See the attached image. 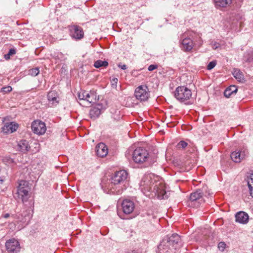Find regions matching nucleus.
I'll use <instances>...</instances> for the list:
<instances>
[{
  "mask_svg": "<svg viewBox=\"0 0 253 253\" xmlns=\"http://www.w3.org/2000/svg\"><path fill=\"white\" fill-rule=\"evenodd\" d=\"M140 190L146 196L151 198L157 196L158 198L164 199L168 196L165 184L159 180V177L152 173L145 174L139 183Z\"/></svg>",
  "mask_w": 253,
  "mask_h": 253,
  "instance_id": "f257e3e1",
  "label": "nucleus"
},
{
  "mask_svg": "<svg viewBox=\"0 0 253 253\" xmlns=\"http://www.w3.org/2000/svg\"><path fill=\"white\" fill-rule=\"evenodd\" d=\"M127 176L128 173L125 170L116 171L111 177L110 182L103 186L104 191L110 194H122L126 188Z\"/></svg>",
  "mask_w": 253,
  "mask_h": 253,
  "instance_id": "f03ea898",
  "label": "nucleus"
},
{
  "mask_svg": "<svg viewBox=\"0 0 253 253\" xmlns=\"http://www.w3.org/2000/svg\"><path fill=\"white\" fill-rule=\"evenodd\" d=\"M181 240L177 234L165 237L158 247L157 253H175V250L180 247Z\"/></svg>",
  "mask_w": 253,
  "mask_h": 253,
  "instance_id": "7ed1b4c3",
  "label": "nucleus"
},
{
  "mask_svg": "<svg viewBox=\"0 0 253 253\" xmlns=\"http://www.w3.org/2000/svg\"><path fill=\"white\" fill-rule=\"evenodd\" d=\"M78 98L80 100V104L84 107L90 106L99 99V97L97 96L94 91L88 92L85 90H81L78 93Z\"/></svg>",
  "mask_w": 253,
  "mask_h": 253,
  "instance_id": "20e7f679",
  "label": "nucleus"
},
{
  "mask_svg": "<svg viewBox=\"0 0 253 253\" xmlns=\"http://www.w3.org/2000/svg\"><path fill=\"white\" fill-rule=\"evenodd\" d=\"M30 197L29 194V188L28 182L25 180H21L19 183L17 192L15 195V198L17 200H21L24 203L28 201Z\"/></svg>",
  "mask_w": 253,
  "mask_h": 253,
  "instance_id": "39448f33",
  "label": "nucleus"
},
{
  "mask_svg": "<svg viewBox=\"0 0 253 253\" xmlns=\"http://www.w3.org/2000/svg\"><path fill=\"white\" fill-rule=\"evenodd\" d=\"M150 158L148 151L144 148L138 147L136 148L132 154L133 161L138 164H142L148 162Z\"/></svg>",
  "mask_w": 253,
  "mask_h": 253,
  "instance_id": "423d86ee",
  "label": "nucleus"
},
{
  "mask_svg": "<svg viewBox=\"0 0 253 253\" xmlns=\"http://www.w3.org/2000/svg\"><path fill=\"white\" fill-rule=\"evenodd\" d=\"M175 98L181 102L189 100L192 96V92L190 89L184 86H179L176 87L174 92Z\"/></svg>",
  "mask_w": 253,
  "mask_h": 253,
  "instance_id": "0eeeda50",
  "label": "nucleus"
},
{
  "mask_svg": "<svg viewBox=\"0 0 253 253\" xmlns=\"http://www.w3.org/2000/svg\"><path fill=\"white\" fill-rule=\"evenodd\" d=\"M136 98L141 101H147L150 97V91L146 85H141L137 87L134 91Z\"/></svg>",
  "mask_w": 253,
  "mask_h": 253,
  "instance_id": "6e6552de",
  "label": "nucleus"
},
{
  "mask_svg": "<svg viewBox=\"0 0 253 253\" xmlns=\"http://www.w3.org/2000/svg\"><path fill=\"white\" fill-rule=\"evenodd\" d=\"M248 151L247 149L243 148L237 149L231 154V159L235 163H240L248 156Z\"/></svg>",
  "mask_w": 253,
  "mask_h": 253,
  "instance_id": "1a4fd4ad",
  "label": "nucleus"
},
{
  "mask_svg": "<svg viewBox=\"0 0 253 253\" xmlns=\"http://www.w3.org/2000/svg\"><path fill=\"white\" fill-rule=\"evenodd\" d=\"M12 216L16 219L15 221L17 223H21L20 229L22 228L28 223L31 217L28 211H24L23 212L18 213L16 215H12Z\"/></svg>",
  "mask_w": 253,
  "mask_h": 253,
  "instance_id": "9d476101",
  "label": "nucleus"
},
{
  "mask_svg": "<svg viewBox=\"0 0 253 253\" xmlns=\"http://www.w3.org/2000/svg\"><path fill=\"white\" fill-rule=\"evenodd\" d=\"M188 36V33H185L182 36V39L180 42V47L185 52L190 51L194 46L193 40L187 37Z\"/></svg>",
  "mask_w": 253,
  "mask_h": 253,
  "instance_id": "9b49d317",
  "label": "nucleus"
},
{
  "mask_svg": "<svg viewBox=\"0 0 253 253\" xmlns=\"http://www.w3.org/2000/svg\"><path fill=\"white\" fill-rule=\"evenodd\" d=\"M33 132L38 135L43 134L46 130V127L44 122L40 120L34 121L31 126Z\"/></svg>",
  "mask_w": 253,
  "mask_h": 253,
  "instance_id": "f8f14e48",
  "label": "nucleus"
},
{
  "mask_svg": "<svg viewBox=\"0 0 253 253\" xmlns=\"http://www.w3.org/2000/svg\"><path fill=\"white\" fill-rule=\"evenodd\" d=\"M5 247L8 252L17 253L20 250L21 247L19 242L15 239H11L5 243Z\"/></svg>",
  "mask_w": 253,
  "mask_h": 253,
  "instance_id": "ddd939ff",
  "label": "nucleus"
},
{
  "mask_svg": "<svg viewBox=\"0 0 253 253\" xmlns=\"http://www.w3.org/2000/svg\"><path fill=\"white\" fill-rule=\"evenodd\" d=\"M69 30L70 36L74 39L80 40L84 37V32L82 27L78 25L69 26Z\"/></svg>",
  "mask_w": 253,
  "mask_h": 253,
  "instance_id": "4468645a",
  "label": "nucleus"
},
{
  "mask_svg": "<svg viewBox=\"0 0 253 253\" xmlns=\"http://www.w3.org/2000/svg\"><path fill=\"white\" fill-rule=\"evenodd\" d=\"M18 125L14 122L6 123L1 127V131L4 133H11L18 128Z\"/></svg>",
  "mask_w": 253,
  "mask_h": 253,
  "instance_id": "2eb2a0df",
  "label": "nucleus"
},
{
  "mask_svg": "<svg viewBox=\"0 0 253 253\" xmlns=\"http://www.w3.org/2000/svg\"><path fill=\"white\" fill-rule=\"evenodd\" d=\"M122 207L125 213L130 214L133 211L135 207L132 201L126 199L123 201Z\"/></svg>",
  "mask_w": 253,
  "mask_h": 253,
  "instance_id": "dca6fc26",
  "label": "nucleus"
},
{
  "mask_svg": "<svg viewBox=\"0 0 253 253\" xmlns=\"http://www.w3.org/2000/svg\"><path fill=\"white\" fill-rule=\"evenodd\" d=\"M95 151L97 156L103 158L107 155L108 149V147L104 143H100L96 145Z\"/></svg>",
  "mask_w": 253,
  "mask_h": 253,
  "instance_id": "f3484780",
  "label": "nucleus"
},
{
  "mask_svg": "<svg viewBox=\"0 0 253 253\" xmlns=\"http://www.w3.org/2000/svg\"><path fill=\"white\" fill-rule=\"evenodd\" d=\"M104 109V107L101 104H98L90 109L89 116L91 119H95L97 118L101 113L102 110Z\"/></svg>",
  "mask_w": 253,
  "mask_h": 253,
  "instance_id": "a211bd4d",
  "label": "nucleus"
},
{
  "mask_svg": "<svg viewBox=\"0 0 253 253\" xmlns=\"http://www.w3.org/2000/svg\"><path fill=\"white\" fill-rule=\"evenodd\" d=\"M236 221L241 224H247L249 221V215L244 211H239L235 214Z\"/></svg>",
  "mask_w": 253,
  "mask_h": 253,
  "instance_id": "6ab92c4d",
  "label": "nucleus"
},
{
  "mask_svg": "<svg viewBox=\"0 0 253 253\" xmlns=\"http://www.w3.org/2000/svg\"><path fill=\"white\" fill-rule=\"evenodd\" d=\"M203 193L201 189L196 190L190 194L189 199L191 202L198 201V203H201L204 202L202 198Z\"/></svg>",
  "mask_w": 253,
  "mask_h": 253,
  "instance_id": "aec40b11",
  "label": "nucleus"
},
{
  "mask_svg": "<svg viewBox=\"0 0 253 253\" xmlns=\"http://www.w3.org/2000/svg\"><path fill=\"white\" fill-rule=\"evenodd\" d=\"M30 148L29 143L26 140H21L18 143L17 149L22 152L26 153L29 150Z\"/></svg>",
  "mask_w": 253,
  "mask_h": 253,
  "instance_id": "412c9836",
  "label": "nucleus"
},
{
  "mask_svg": "<svg viewBox=\"0 0 253 253\" xmlns=\"http://www.w3.org/2000/svg\"><path fill=\"white\" fill-rule=\"evenodd\" d=\"M57 94L54 91H51L48 92L47 94V98L49 103L52 105H56L58 103L57 100Z\"/></svg>",
  "mask_w": 253,
  "mask_h": 253,
  "instance_id": "4be33fe9",
  "label": "nucleus"
},
{
  "mask_svg": "<svg viewBox=\"0 0 253 253\" xmlns=\"http://www.w3.org/2000/svg\"><path fill=\"white\" fill-rule=\"evenodd\" d=\"M216 7H224L231 4L232 0H213Z\"/></svg>",
  "mask_w": 253,
  "mask_h": 253,
  "instance_id": "5701e85b",
  "label": "nucleus"
},
{
  "mask_svg": "<svg viewBox=\"0 0 253 253\" xmlns=\"http://www.w3.org/2000/svg\"><path fill=\"white\" fill-rule=\"evenodd\" d=\"M237 87L235 85H231L228 87L224 91V95L226 97H229L232 94L237 91Z\"/></svg>",
  "mask_w": 253,
  "mask_h": 253,
  "instance_id": "b1692460",
  "label": "nucleus"
},
{
  "mask_svg": "<svg viewBox=\"0 0 253 253\" xmlns=\"http://www.w3.org/2000/svg\"><path fill=\"white\" fill-rule=\"evenodd\" d=\"M233 75L239 82H242L244 80L243 73L238 69H234Z\"/></svg>",
  "mask_w": 253,
  "mask_h": 253,
  "instance_id": "393cba45",
  "label": "nucleus"
},
{
  "mask_svg": "<svg viewBox=\"0 0 253 253\" xmlns=\"http://www.w3.org/2000/svg\"><path fill=\"white\" fill-rule=\"evenodd\" d=\"M108 65V63L106 61H102L101 60H98L95 61L94 63V66L96 68H99L101 67L106 68Z\"/></svg>",
  "mask_w": 253,
  "mask_h": 253,
  "instance_id": "a878e982",
  "label": "nucleus"
},
{
  "mask_svg": "<svg viewBox=\"0 0 253 253\" xmlns=\"http://www.w3.org/2000/svg\"><path fill=\"white\" fill-rule=\"evenodd\" d=\"M248 185L250 192L251 196L253 198V175L248 181Z\"/></svg>",
  "mask_w": 253,
  "mask_h": 253,
  "instance_id": "bb28decb",
  "label": "nucleus"
},
{
  "mask_svg": "<svg viewBox=\"0 0 253 253\" xmlns=\"http://www.w3.org/2000/svg\"><path fill=\"white\" fill-rule=\"evenodd\" d=\"M40 73V71L38 68H33L29 71V74L32 76H36Z\"/></svg>",
  "mask_w": 253,
  "mask_h": 253,
  "instance_id": "cd10ccee",
  "label": "nucleus"
},
{
  "mask_svg": "<svg viewBox=\"0 0 253 253\" xmlns=\"http://www.w3.org/2000/svg\"><path fill=\"white\" fill-rule=\"evenodd\" d=\"M216 64V61H212L210 62L207 66V69L209 70H211L215 66Z\"/></svg>",
  "mask_w": 253,
  "mask_h": 253,
  "instance_id": "c85d7f7f",
  "label": "nucleus"
},
{
  "mask_svg": "<svg viewBox=\"0 0 253 253\" xmlns=\"http://www.w3.org/2000/svg\"><path fill=\"white\" fill-rule=\"evenodd\" d=\"M187 146V143L184 141H180L177 145L178 148H185Z\"/></svg>",
  "mask_w": 253,
  "mask_h": 253,
  "instance_id": "c756f323",
  "label": "nucleus"
},
{
  "mask_svg": "<svg viewBox=\"0 0 253 253\" xmlns=\"http://www.w3.org/2000/svg\"><path fill=\"white\" fill-rule=\"evenodd\" d=\"M12 90V87L10 86H7L1 88V92L7 93L10 92Z\"/></svg>",
  "mask_w": 253,
  "mask_h": 253,
  "instance_id": "7c9ffc66",
  "label": "nucleus"
},
{
  "mask_svg": "<svg viewBox=\"0 0 253 253\" xmlns=\"http://www.w3.org/2000/svg\"><path fill=\"white\" fill-rule=\"evenodd\" d=\"M118 81V80L116 78H114L111 80V83L112 86L113 87L115 88L117 87Z\"/></svg>",
  "mask_w": 253,
  "mask_h": 253,
  "instance_id": "2f4dec72",
  "label": "nucleus"
},
{
  "mask_svg": "<svg viewBox=\"0 0 253 253\" xmlns=\"http://www.w3.org/2000/svg\"><path fill=\"white\" fill-rule=\"evenodd\" d=\"M226 247V244L224 242H220L218 245V248L220 251H223Z\"/></svg>",
  "mask_w": 253,
  "mask_h": 253,
  "instance_id": "473e14b6",
  "label": "nucleus"
},
{
  "mask_svg": "<svg viewBox=\"0 0 253 253\" xmlns=\"http://www.w3.org/2000/svg\"><path fill=\"white\" fill-rule=\"evenodd\" d=\"M63 55V54L61 52H58L57 53H55L54 55L51 54V56H53V57L55 58V59L60 58L61 56Z\"/></svg>",
  "mask_w": 253,
  "mask_h": 253,
  "instance_id": "72a5a7b5",
  "label": "nucleus"
},
{
  "mask_svg": "<svg viewBox=\"0 0 253 253\" xmlns=\"http://www.w3.org/2000/svg\"><path fill=\"white\" fill-rule=\"evenodd\" d=\"M158 68V66L157 65H150L149 67H148V70L150 71H152L153 70H154L155 69H156L157 68Z\"/></svg>",
  "mask_w": 253,
  "mask_h": 253,
  "instance_id": "f704fd0d",
  "label": "nucleus"
},
{
  "mask_svg": "<svg viewBox=\"0 0 253 253\" xmlns=\"http://www.w3.org/2000/svg\"><path fill=\"white\" fill-rule=\"evenodd\" d=\"M16 53V50L13 48H11L9 49L8 54L10 55H14Z\"/></svg>",
  "mask_w": 253,
  "mask_h": 253,
  "instance_id": "c9c22d12",
  "label": "nucleus"
},
{
  "mask_svg": "<svg viewBox=\"0 0 253 253\" xmlns=\"http://www.w3.org/2000/svg\"><path fill=\"white\" fill-rule=\"evenodd\" d=\"M118 67L123 70H126V65L121 63L118 64Z\"/></svg>",
  "mask_w": 253,
  "mask_h": 253,
  "instance_id": "e433bc0d",
  "label": "nucleus"
},
{
  "mask_svg": "<svg viewBox=\"0 0 253 253\" xmlns=\"http://www.w3.org/2000/svg\"><path fill=\"white\" fill-rule=\"evenodd\" d=\"M10 216V214L8 213H4V214H3L2 215H1V217L4 218H7L8 217H9Z\"/></svg>",
  "mask_w": 253,
  "mask_h": 253,
  "instance_id": "4c0bfd02",
  "label": "nucleus"
},
{
  "mask_svg": "<svg viewBox=\"0 0 253 253\" xmlns=\"http://www.w3.org/2000/svg\"><path fill=\"white\" fill-rule=\"evenodd\" d=\"M10 56L7 53L4 55V58L6 60H8L10 59Z\"/></svg>",
  "mask_w": 253,
  "mask_h": 253,
  "instance_id": "58836bf2",
  "label": "nucleus"
},
{
  "mask_svg": "<svg viewBox=\"0 0 253 253\" xmlns=\"http://www.w3.org/2000/svg\"><path fill=\"white\" fill-rule=\"evenodd\" d=\"M218 46L217 45H216V44H215L213 45L212 47L213 49H216L218 47Z\"/></svg>",
  "mask_w": 253,
  "mask_h": 253,
  "instance_id": "ea45409f",
  "label": "nucleus"
},
{
  "mask_svg": "<svg viewBox=\"0 0 253 253\" xmlns=\"http://www.w3.org/2000/svg\"><path fill=\"white\" fill-rule=\"evenodd\" d=\"M127 253H137L135 251H132L129 252H128Z\"/></svg>",
  "mask_w": 253,
  "mask_h": 253,
  "instance_id": "a19ab883",
  "label": "nucleus"
},
{
  "mask_svg": "<svg viewBox=\"0 0 253 253\" xmlns=\"http://www.w3.org/2000/svg\"><path fill=\"white\" fill-rule=\"evenodd\" d=\"M2 182H3V180L1 178H0V183H2Z\"/></svg>",
  "mask_w": 253,
  "mask_h": 253,
  "instance_id": "79ce46f5",
  "label": "nucleus"
}]
</instances>
